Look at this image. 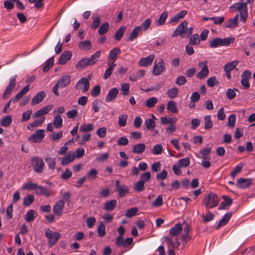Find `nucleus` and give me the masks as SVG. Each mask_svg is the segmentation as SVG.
Here are the masks:
<instances>
[{
  "label": "nucleus",
  "instance_id": "1",
  "mask_svg": "<svg viewBox=\"0 0 255 255\" xmlns=\"http://www.w3.org/2000/svg\"><path fill=\"white\" fill-rule=\"evenodd\" d=\"M249 1L250 0H248L246 2H238L231 5L230 7V9L234 8L236 11L240 12V19L244 23L246 22L248 16L247 4Z\"/></svg>",
  "mask_w": 255,
  "mask_h": 255
},
{
  "label": "nucleus",
  "instance_id": "2",
  "mask_svg": "<svg viewBox=\"0 0 255 255\" xmlns=\"http://www.w3.org/2000/svg\"><path fill=\"white\" fill-rule=\"evenodd\" d=\"M202 203L206 209L213 208L218 205L219 198L216 194L211 192L205 196Z\"/></svg>",
  "mask_w": 255,
  "mask_h": 255
},
{
  "label": "nucleus",
  "instance_id": "3",
  "mask_svg": "<svg viewBox=\"0 0 255 255\" xmlns=\"http://www.w3.org/2000/svg\"><path fill=\"white\" fill-rule=\"evenodd\" d=\"M71 82V76L69 75L63 76L54 86L52 92L56 96L59 95L58 89L67 86Z\"/></svg>",
  "mask_w": 255,
  "mask_h": 255
},
{
  "label": "nucleus",
  "instance_id": "4",
  "mask_svg": "<svg viewBox=\"0 0 255 255\" xmlns=\"http://www.w3.org/2000/svg\"><path fill=\"white\" fill-rule=\"evenodd\" d=\"M45 236L48 239V245L50 247L54 246L60 238V234L54 232L50 229H47L45 231Z\"/></svg>",
  "mask_w": 255,
  "mask_h": 255
},
{
  "label": "nucleus",
  "instance_id": "5",
  "mask_svg": "<svg viewBox=\"0 0 255 255\" xmlns=\"http://www.w3.org/2000/svg\"><path fill=\"white\" fill-rule=\"evenodd\" d=\"M89 87V79L86 77H83L81 78L76 84L75 88L78 90H81L83 93H85L88 91Z\"/></svg>",
  "mask_w": 255,
  "mask_h": 255
},
{
  "label": "nucleus",
  "instance_id": "6",
  "mask_svg": "<svg viewBox=\"0 0 255 255\" xmlns=\"http://www.w3.org/2000/svg\"><path fill=\"white\" fill-rule=\"evenodd\" d=\"M33 167L34 171L38 173L43 172L44 167V163L42 158L35 157L33 158Z\"/></svg>",
  "mask_w": 255,
  "mask_h": 255
},
{
  "label": "nucleus",
  "instance_id": "7",
  "mask_svg": "<svg viewBox=\"0 0 255 255\" xmlns=\"http://www.w3.org/2000/svg\"><path fill=\"white\" fill-rule=\"evenodd\" d=\"M16 75H14L10 79L9 82L3 93V98L4 99L7 98L14 89L16 85Z\"/></svg>",
  "mask_w": 255,
  "mask_h": 255
},
{
  "label": "nucleus",
  "instance_id": "8",
  "mask_svg": "<svg viewBox=\"0 0 255 255\" xmlns=\"http://www.w3.org/2000/svg\"><path fill=\"white\" fill-rule=\"evenodd\" d=\"M165 241L168 245L169 249H177L180 245L177 237L168 236L165 237Z\"/></svg>",
  "mask_w": 255,
  "mask_h": 255
},
{
  "label": "nucleus",
  "instance_id": "9",
  "mask_svg": "<svg viewBox=\"0 0 255 255\" xmlns=\"http://www.w3.org/2000/svg\"><path fill=\"white\" fill-rule=\"evenodd\" d=\"M115 185L116 191L118 192L119 197H125L126 194L129 192V189L128 187L125 185H120V181L119 180H117L116 181Z\"/></svg>",
  "mask_w": 255,
  "mask_h": 255
},
{
  "label": "nucleus",
  "instance_id": "10",
  "mask_svg": "<svg viewBox=\"0 0 255 255\" xmlns=\"http://www.w3.org/2000/svg\"><path fill=\"white\" fill-rule=\"evenodd\" d=\"M101 51H97L95 54H93L90 58H84L80 60L78 64H95L96 63L100 56Z\"/></svg>",
  "mask_w": 255,
  "mask_h": 255
},
{
  "label": "nucleus",
  "instance_id": "11",
  "mask_svg": "<svg viewBox=\"0 0 255 255\" xmlns=\"http://www.w3.org/2000/svg\"><path fill=\"white\" fill-rule=\"evenodd\" d=\"M251 72L250 71H245L241 75V84L245 89H248L250 87L249 79L251 78Z\"/></svg>",
  "mask_w": 255,
  "mask_h": 255
},
{
  "label": "nucleus",
  "instance_id": "12",
  "mask_svg": "<svg viewBox=\"0 0 255 255\" xmlns=\"http://www.w3.org/2000/svg\"><path fill=\"white\" fill-rule=\"evenodd\" d=\"M188 25V22L183 21L174 30L172 34V37H175L179 35L184 37V30Z\"/></svg>",
  "mask_w": 255,
  "mask_h": 255
},
{
  "label": "nucleus",
  "instance_id": "13",
  "mask_svg": "<svg viewBox=\"0 0 255 255\" xmlns=\"http://www.w3.org/2000/svg\"><path fill=\"white\" fill-rule=\"evenodd\" d=\"M253 184V179L240 178L237 180L236 186L239 188H247Z\"/></svg>",
  "mask_w": 255,
  "mask_h": 255
},
{
  "label": "nucleus",
  "instance_id": "14",
  "mask_svg": "<svg viewBox=\"0 0 255 255\" xmlns=\"http://www.w3.org/2000/svg\"><path fill=\"white\" fill-rule=\"evenodd\" d=\"M33 190L35 191L36 194L44 195L47 197L50 196V192L45 187L38 185L37 184L33 183Z\"/></svg>",
  "mask_w": 255,
  "mask_h": 255
},
{
  "label": "nucleus",
  "instance_id": "15",
  "mask_svg": "<svg viewBox=\"0 0 255 255\" xmlns=\"http://www.w3.org/2000/svg\"><path fill=\"white\" fill-rule=\"evenodd\" d=\"M222 197L224 201L221 202L219 207V210L228 209L232 204L233 200L229 196L227 195H223Z\"/></svg>",
  "mask_w": 255,
  "mask_h": 255
},
{
  "label": "nucleus",
  "instance_id": "16",
  "mask_svg": "<svg viewBox=\"0 0 255 255\" xmlns=\"http://www.w3.org/2000/svg\"><path fill=\"white\" fill-rule=\"evenodd\" d=\"M121 53V50L118 47H115L111 50L109 55V63L113 64L115 62L117 56Z\"/></svg>",
  "mask_w": 255,
  "mask_h": 255
},
{
  "label": "nucleus",
  "instance_id": "17",
  "mask_svg": "<svg viewBox=\"0 0 255 255\" xmlns=\"http://www.w3.org/2000/svg\"><path fill=\"white\" fill-rule=\"evenodd\" d=\"M64 202L63 200L58 201L54 206L53 207V212L54 213L57 215L60 216L64 209Z\"/></svg>",
  "mask_w": 255,
  "mask_h": 255
},
{
  "label": "nucleus",
  "instance_id": "18",
  "mask_svg": "<svg viewBox=\"0 0 255 255\" xmlns=\"http://www.w3.org/2000/svg\"><path fill=\"white\" fill-rule=\"evenodd\" d=\"M182 229L183 228L181 224H176L169 230L168 236L178 237Z\"/></svg>",
  "mask_w": 255,
  "mask_h": 255
},
{
  "label": "nucleus",
  "instance_id": "19",
  "mask_svg": "<svg viewBox=\"0 0 255 255\" xmlns=\"http://www.w3.org/2000/svg\"><path fill=\"white\" fill-rule=\"evenodd\" d=\"M53 108V106L48 105L41 108L40 110L35 112L34 114L35 117H43L42 116L47 114Z\"/></svg>",
  "mask_w": 255,
  "mask_h": 255
},
{
  "label": "nucleus",
  "instance_id": "20",
  "mask_svg": "<svg viewBox=\"0 0 255 255\" xmlns=\"http://www.w3.org/2000/svg\"><path fill=\"white\" fill-rule=\"evenodd\" d=\"M72 56L71 51H67L64 52L60 56L58 64H65L71 59Z\"/></svg>",
  "mask_w": 255,
  "mask_h": 255
},
{
  "label": "nucleus",
  "instance_id": "21",
  "mask_svg": "<svg viewBox=\"0 0 255 255\" xmlns=\"http://www.w3.org/2000/svg\"><path fill=\"white\" fill-rule=\"evenodd\" d=\"M119 93V90L117 88L111 89L106 97V101L107 102L113 101L117 97Z\"/></svg>",
  "mask_w": 255,
  "mask_h": 255
},
{
  "label": "nucleus",
  "instance_id": "22",
  "mask_svg": "<svg viewBox=\"0 0 255 255\" xmlns=\"http://www.w3.org/2000/svg\"><path fill=\"white\" fill-rule=\"evenodd\" d=\"M45 136L44 130L38 129L33 134V142H40Z\"/></svg>",
  "mask_w": 255,
  "mask_h": 255
},
{
  "label": "nucleus",
  "instance_id": "23",
  "mask_svg": "<svg viewBox=\"0 0 255 255\" xmlns=\"http://www.w3.org/2000/svg\"><path fill=\"white\" fill-rule=\"evenodd\" d=\"M29 87H30L29 85H26V86H25L20 91V92H19L15 95V96L14 98L11 99V101H12L13 103H16V102H17L20 99H21L22 98V97L24 95H25V94H26L28 92V91L29 90Z\"/></svg>",
  "mask_w": 255,
  "mask_h": 255
},
{
  "label": "nucleus",
  "instance_id": "24",
  "mask_svg": "<svg viewBox=\"0 0 255 255\" xmlns=\"http://www.w3.org/2000/svg\"><path fill=\"white\" fill-rule=\"evenodd\" d=\"M76 155L75 153L73 152H69L64 158H63L61 160V164L63 165H66L72 162L75 158Z\"/></svg>",
  "mask_w": 255,
  "mask_h": 255
},
{
  "label": "nucleus",
  "instance_id": "25",
  "mask_svg": "<svg viewBox=\"0 0 255 255\" xmlns=\"http://www.w3.org/2000/svg\"><path fill=\"white\" fill-rule=\"evenodd\" d=\"M146 146L144 143H140L133 145L132 152L138 154L142 153L145 149Z\"/></svg>",
  "mask_w": 255,
  "mask_h": 255
},
{
  "label": "nucleus",
  "instance_id": "26",
  "mask_svg": "<svg viewBox=\"0 0 255 255\" xmlns=\"http://www.w3.org/2000/svg\"><path fill=\"white\" fill-rule=\"evenodd\" d=\"M117 201L115 199L108 201L105 202L104 209L107 211L113 210L117 206Z\"/></svg>",
  "mask_w": 255,
  "mask_h": 255
},
{
  "label": "nucleus",
  "instance_id": "27",
  "mask_svg": "<svg viewBox=\"0 0 255 255\" xmlns=\"http://www.w3.org/2000/svg\"><path fill=\"white\" fill-rule=\"evenodd\" d=\"M46 93L44 91L39 92L33 98V105L38 104L41 102L46 97Z\"/></svg>",
  "mask_w": 255,
  "mask_h": 255
},
{
  "label": "nucleus",
  "instance_id": "28",
  "mask_svg": "<svg viewBox=\"0 0 255 255\" xmlns=\"http://www.w3.org/2000/svg\"><path fill=\"white\" fill-rule=\"evenodd\" d=\"M239 15L237 14L233 18L229 19L227 22L225 26L227 28H234L238 25Z\"/></svg>",
  "mask_w": 255,
  "mask_h": 255
},
{
  "label": "nucleus",
  "instance_id": "29",
  "mask_svg": "<svg viewBox=\"0 0 255 255\" xmlns=\"http://www.w3.org/2000/svg\"><path fill=\"white\" fill-rule=\"evenodd\" d=\"M152 119H147L145 120L144 125L147 130H152L155 127V123L154 120L156 119V118L153 115H152Z\"/></svg>",
  "mask_w": 255,
  "mask_h": 255
},
{
  "label": "nucleus",
  "instance_id": "30",
  "mask_svg": "<svg viewBox=\"0 0 255 255\" xmlns=\"http://www.w3.org/2000/svg\"><path fill=\"white\" fill-rule=\"evenodd\" d=\"M209 72V69L207 65H204L202 69L197 74L196 77L200 79H204L208 76Z\"/></svg>",
  "mask_w": 255,
  "mask_h": 255
},
{
  "label": "nucleus",
  "instance_id": "31",
  "mask_svg": "<svg viewBox=\"0 0 255 255\" xmlns=\"http://www.w3.org/2000/svg\"><path fill=\"white\" fill-rule=\"evenodd\" d=\"M140 29H141L140 26H135L132 30L131 33H130V34L128 36V41H132L135 38H136L137 37V36L140 32Z\"/></svg>",
  "mask_w": 255,
  "mask_h": 255
},
{
  "label": "nucleus",
  "instance_id": "32",
  "mask_svg": "<svg viewBox=\"0 0 255 255\" xmlns=\"http://www.w3.org/2000/svg\"><path fill=\"white\" fill-rule=\"evenodd\" d=\"M161 124L162 125L167 124H175L177 121L176 118H169L166 117H162L161 118Z\"/></svg>",
  "mask_w": 255,
  "mask_h": 255
},
{
  "label": "nucleus",
  "instance_id": "33",
  "mask_svg": "<svg viewBox=\"0 0 255 255\" xmlns=\"http://www.w3.org/2000/svg\"><path fill=\"white\" fill-rule=\"evenodd\" d=\"M167 110L172 113H177L178 112L177 104L174 101H170L167 104Z\"/></svg>",
  "mask_w": 255,
  "mask_h": 255
},
{
  "label": "nucleus",
  "instance_id": "34",
  "mask_svg": "<svg viewBox=\"0 0 255 255\" xmlns=\"http://www.w3.org/2000/svg\"><path fill=\"white\" fill-rule=\"evenodd\" d=\"M165 69L163 65H154L153 68V74L157 76L161 74Z\"/></svg>",
  "mask_w": 255,
  "mask_h": 255
},
{
  "label": "nucleus",
  "instance_id": "35",
  "mask_svg": "<svg viewBox=\"0 0 255 255\" xmlns=\"http://www.w3.org/2000/svg\"><path fill=\"white\" fill-rule=\"evenodd\" d=\"M220 40H221L220 42L221 46H227L234 43L235 38L232 36L228 37L223 39L220 38Z\"/></svg>",
  "mask_w": 255,
  "mask_h": 255
},
{
  "label": "nucleus",
  "instance_id": "36",
  "mask_svg": "<svg viewBox=\"0 0 255 255\" xmlns=\"http://www.w3.org/2000/svg\"><path fill=\"white\" fill-rule=\"evenodd\" d=\"M126 26H124L119 28L118 30L116 32L115 34V38L118 41L122 39L124 32L126 31Z\"/></svg>",
  "mask_w": 255,
  "mask_h": 255
},
{
  "label": "nucleus",
  "instance_id": "37",
  "mask_svg": "<svg viewBox=\"0 0 255 255\" xmlns=\"http://www.w3.org/2000/svg\"><path fill=\"white\" fill-rule=\"evenodd\" d=\"M97 233L99 237H103L106 235V227L103 222H100L98 228Z\"/></svg>",
  "mask_w": 255,
  "mask_h": 255
},
{
  "label": "nucleus",
  "instance_id": "38",
  "mask_svg": "<svg viewBox=\"0 0 255 255\" xmlns=\"http://www.w3.org/2000/svg\"><path fill=\"white\" fill-rule=\"evenodd\" d=\"M178 94V90L176 87L169 89L167 91V95L170 99L175 98Z\"/></svg>",
  "mask_w": 255,
  "mask_h": 255
},
{
  "label": "nucleus",
  "instance_id": "39",
  "mask_svg": "<svg viewBox=\"0 0 255 255\" xmlns=\"http://www.w3.org/2000/svg\"><path fill=\"white\" fill-rule=\"evenodd\" d=\"M158 102L156 97H151L148 98L145 102V106L149 108H153Z\"/></svg>",
  "mask_w": 255,
  "mask_h": 255
},
{
  "label": "nucleus",
  "instance_id": "40",
  "mask_svg": "<svg viewBox=\"0 0 255 255\" xmlns=\"http://www.w3.org/2000/svg\"><path fill=\"white\" fill-rule=\"evenodd\" d=\"M63 120L60 116L57 115L54 117L53 119V125L57 128H59L62 127Z\"/></svg>",
  "mask_w": 255,
  "mask_h": 255
},
{
  "label": "nucleus",
  "instance_id": "41",
  "mask_svg": "<svg viewBox=\"0 0 255 255\" xmlns=\"http://www.w3.org/2000/svg\"><path fill=\"white\" fill-rule=\"evenodd\" d=\"M168 13L167 11H163L159 16L156 23L158 25H162L165 23V20L167 18Z\"/></svg>",
  "mask_w": 255,
  "mask_h": 255
},
{
  "label": "nucleus",
  "instance_id": "42",
  "mask_svg": "<svg viewBox=\"0 0 255 255\" xmlns=\"http://www.w3.org/2000/svg\"><path fill=\"white\" fill-rule=\"evenodd\" d=\"M154 57V55L151 54L146 57L142 58L140 59L138 64H152Z\"/></svg>",
  "mask_w": 255,
  "mask_h": 255
},
{
  "label": "nucleus",
  "instance_id": "43",
  "mask_svg": "<svg viewBox=\"0 0 255 255\" xmlns=\"http://www.w3.org/2000/svg\"><path fill=\"white\" fill-rule=\"evenodd\" d=\"M45 160L48 164L50 169L54 170L55 168L56 161L54 158L47 157L45 158Z\"/></svg>",
  "mask_w": 255,
  "mask_h": 255
},
{
  "label": "nucleus",
  "instance_id": "44",
  "mask_svg": "<svg viewBox=\"0 0 255 255\" xmlns=\"http://www.w3.org/2000/svg\"><path fill=\"white\" fill-rule=\"evenodd\" d=\"M220 38L216 37L211 40L209 41V46L211 48H216L217 47L221 46Z\"/></svg>",
  "mask_w": 255,
  "mask_h": 255
},
{
  "label": "nucleus",
  "instance_id": "45",
  "mask_svg": "<svg viewBox=\"0 0 255 255\" xmlns=\"http://www.w3.org/2000/svg\"><path fill=\"white\" fill-rule=\"evenodd\" d=\"M204 120L205 122V127L204 128L205 129H209L213 127V123L211 120V117L209 115L205 116L204 117Z\"/></svg>",
  "mask_w": 255,
  "mask_h": 255
},
{
  "label": "nucleus",
  "instance_id": "46",
  "mask_svg": "<svg viewBox=\"0 0 255 255\" xmlns=\"http://www.w3.org/2000/svg\"><path fill=\"white\" fill-rule=\"evenodd\" d=\"M79 47L82 50H89L91 48V44L89 40L82 41L79 43Z\"/></svg>",
  "mask_w": 255,
  "mask_h": 255
},
{
  "label": "nucleus",
  "instance_id": "47",
  "mask_svg": "<svg viewBox=\"0 0 255 255\" xmlns=\"http://www.w3.org/2000/svg\"><path fill=\"white\" fill-rule=\"evenodd\" d=\"M109 28V23L106 22L102 24L98 30V33L99 35H102L106 33Z\"/></svg>",
  "mask_w": 255,
  "mask_h": 255
},
{
  "label": "nucleus",
  "instance_id": "48",
  "mask_svg": "<svg viewBox=\"0 0 255 255\" xmlns=\"http://www.w3.org/2000/svg\"><path fill=\"white\" fill-rule=\"evenodd\" d=\"M12 123V117L11 116H6L0 121V124L3 127H8Z\"/></svg>",
  "mask_w": 255,
  "mask_h": 255
},
{
  "label": "nucleus",
  "instance_id": "49",
  "mask_svg": "<svg viewBox=\"0 0 255 255\" xmlns=\"http://www.w3.org/2000/svg\"><path fill=\"white\" fill-rule=\"evenodd\" d=\"M128 115L126 114L121 115L119 117L118 124L120 127H125L127 124Z\"/></svg>",
  "mask_w": 255,
  "mask_h": 255
},
{
  "label": "nucleus",
  "instance_id": "50",
  "mask_svg": "<svg viewBox=\"0 0 255 255\" xmlns=\"http://www.w3.org/2000/svg\"><path fill=\"white\" fill-rule=\"evenodd\" d=\"M94 128V125L92 124H83L80 127V130L83 132L91 131Z\"/></svg>",
  "mask_w": 255,
  "mask_h": 255
},
{
  "label": "nucleus",
  "instance_id": "51",
  "mask_svg": "<svg viewBox=\"0 0 255 255\" xmlns=\"http://www.w3.org/2000/svg\"><path fill=\"white\" fill-rule=\"evenodd\" d=\"M244 166V164L242 163H240V164H238L233 169L232 172L231 173V176L234 178L236 175L240 173L243 167Z\"/></svg>",
  "mask_w": 255,
  "mask_h": 255
},
{
  "label": "nucleus",
  "instance_id": "52",
  "mask_svg": "<svg viewBox=\"0 0 255 255\" xmlns=\"http://www.w3.org/2000/svg\"><path fill=\"white\" fill-rule=\"evenodd\" d=\"M97 175L98 171L95 168L90 169L87 174L88 178L90 180H93L95 179L97 177Z\"/></svg>",
  "mask_w": 255,
  "mask_h": 255
},
{
  "label": "nucleus",
  "instance_id": "53",
  "mask_svg": "<svg viewBox=\"0 0 255 255\" xmlns=\"http://www.w3.org/2000/svg\"><path fill=\"white\" fill-rule=\"evenodd\" d=\"M211 149L210 147H207L204 149L201 150L199 152L200 154L201 155V158H203V159H208L209 155L210 154Z\"/></svg>",
  "mask_w": 255,
  "mask_h": 255
},
{
  "label": "nucleus",
  "instance_id": "54",
  "mask_svg": "<svg viewBox=\"0 0 255 255\" xmlns=\"http://www.w3.org/2000/svg\"><path fill=\"white\" fill-rule=\"evenodd\" d=\"M134 189L137 192H141L144 189V183L141 180H138L135 184Z\"/></svg>",
  "mask_w": 255,
  "mask_h": 255
},
{
  "label": "nucleus",
  "instance_id": "55",
  "mask_svg": "<svg viewBox=\"0 0 255 255\" xmlns=\"http://www.w3.org/2000/svg\"><path fill=\"white\" fill-rule=\"evenodd\" d=\"M200 42L199 35L194 34L190 38L189 43L191 45H197Z\"/></svg>",
  "mask_w": 255,
  "mask_h": 255
},
{
  "label": "nucleus",
  "instance_id": "56",
  "mask_svg": "<svg viewBox=\"0 0 255 255\" xmlns=\"http://www.w3.org/2000/svg\"><path fill=\"white\" fill-rule=\"evenodd\" d=\"M145 71L144 70H139V73H140V76L136 75L134 73L133 74L129 76V80L131 81H135L143 77L145 74Z\"/></svg>",
  "mask_w": 255,
  "mask_h": 255
},
{
  "label": "nucleus",
  "instance_id": "57",
  "mask_svg": "<svg viewBox=\"0 0 255 255\" xmlns=\"http://www.w3.org/2000/svg\"><path fill=\"white\" fill-rule=\"evenodd\" d=\"M138 212L137 208H132L128 209L126 213V216L128 218H131L135 216Z\"/></svg>",
  "mask_w": 255,
  "mask_h": 255
},
{
  "label": "nucleus",
  "instance_id": "58",
  "mask_svg": "<svg viewBox=\"0 0 255 255\" xmlns=\"http://www.w3.org/2000/svg\"><path fill=\"white\" fill-rule=\"evenodd\" d=\"M163 150V146L160 144H157L154 145L152 149V153L155 155L160 154Z\"/></svg>",
  "mask_w": 255,
  "mask_h": 255
},
{
  "label": "nucleus",
  "instance_id": "59",
  "mask_svg": "<svg viewBox=\"0 0 255 255\" xmlns=\"http://www.w3.org/2000/svg\"><path fill=\"white\" fill-rule=\"evenodd\" d=\"M207 83L208 86L210 87H213L219 84V82L215 76H213L209 78L207 81Z\"/></svg>",
  "mask_w": 255,
  "mask_h": 255
},
{
  "label": "nucleus",
  "instance_id": "60",
  "mask_svg": "<svg viewBox=\"0 0 255 255\" xmlns=\"http://www.w3.org/2000/svg\"><path fill=\"white\" fill-rule=\"evenodd\" d=\"M107 131L106 128L102 127L97 129L96 133L99 137L104 138L106 136Z\"/></svg>",
  "mask_w": 255,
  "mask_h": 255
},
{
  "label": "nucleus",
  "instance_id": "61",
  "mask_svg": "<svg viewBox=\"0 0 255 255\" xmlns=\"http://www.w3.org/2000/svg\"><path fill=\"white\" fill-rule=\"evenodd\" d=\"M178 164L181 167H186L190 164V159L188 157L180 159L178 161Z\"/></svg>",
  "mask_w": 255,
  "mask_h": 255
},
{
  "label": "nucleus",
  "instance_id": "62",
  "mask_svg": "<svg viewBox=\"0 0 255 255\" xmlns=\"http://www.w3.org/2000/svg\"><path fill=\"white\" fill-rule=\"evenodd\" d=\"M201 217L203 219L204 222L207 223L212 221L214 217V215L211 212L208 211L207 215L203 214Z\"/></svg>",
  "mask_w": 255,
  "mask_h": 255
},
{
  "label": "nucleus",
  "instance_id": "63",
  "mask_svg": "<svg viewBox=\"0 0 255 255\" xmlns=\"http://www.w3.org/2000/svg\"><path fill=\"white\" fill-rule=\"evenodd\" d=\"M93 18H94L93 21L91 24V27L92 29H96L100 25V23H101L100 17L99 16H97Z\"/></svg>",
  "mask_w": 255,
  "mask_h": 255
},
{
  "label": "nucleus",
  "instance_id": "64",
  "mask_svg": "<svg viewBox=\"0 0 255 255\" xmlns=\"http://www.w3.org/2000/svg\"><path fill=\"white\" fill-rule=\"evenodd\" d=\"M163 204V198L161 195H158L152 202V205L154 207H159Z\"/></svg>",
  "mask_w": 255,
  "mask_h": 255
}]
</instances>
